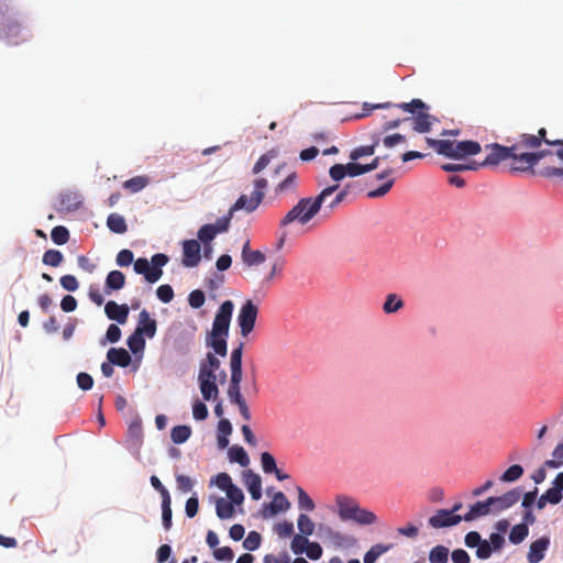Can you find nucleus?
I'll return each mask as SVG.
<instances>
[{"label": "nucleus", "mask_w": 563, "mask_h": 563, "mask_svg": "<svg viewBox=\"0 0 563 563\" xmlns=\"http://www.w3.org/2000/svg\"><path fill=\"white\" fill-rule=\"evenodd\" d=\"M336 514L341 521L353 522L361 527L375 525L378 520L375 512L362 508L352 497L338 495L335 497Z\"/></svg>", "instance_id": "1"}, {"label": "nucleus", "mask_w": 563, "mask_h": 563, "mask_svg": "<svg viewBox=\"0 0 563 563\" xmlns=\"http://www.w3.org/2000/svg\"><path fill=\"white\" fill-rule=\"evenodd\" d=\"M8 0H0V40L8 45H18L27 37V31L9 13Z\"/></svg>", "instance_id": "2"}, {"label": "nucleus", "mask_w": 563, "mask_h": 563, "mask_svg": "<svg viewBox=\"0 0 563 563\" xmlns=\"http://www.w3.org/2000/svg\"><path fill=\"white\" fill-rule=\"evenodd\" d=\"M321 208L314 197L300 198L280 220V227H287L295 221L305 225L320 212Z\"/></svg>", "instance_id": "3"}, {"label": "nucleus", "mask_w": 563, "mask_h": 563, "mask_svg": "<svg viewBox=\"0 0 563 563\" xmlns=\"http://www.w3.org/2000/svg\"><path fill=\"white\" fill-rule=\"evenodd\" d=\"M166 340H172V346L177 354L186 356L191 352L194 333L180 323H174L166 332Z\"/></svg>", "instance_id": "4"}, {"label": "nucleus", "mask_w": 563, "mask_h": 563, "mask_svg": "<svg viewBox=\"0 0 563 563\" xmlns=\"http://www.w3.org/2000/svg\"><path fill=\"white\" fill-rule=\"evenodd\" d=\"M318 532L320 538H322L324 541H329L335 549L339 550H351L358 543L354 536L334 530L328 525H319Z\"/></svg>", "instance_id": "5"}, {"label": "nucleus", "mask_w": 563, "mask_h": 563, "mask_svg": "<svg viewBox=\"0 0 563 563\" xmlns=\"http://www.w3.org/2000/svg\"><path fill=\"white\" fill-rule=\"evenodd\" d=\"M234 303L232 300H224L218 308L211 330L207 333L229 338Z\"/></svg>", "instance_id": "6"}, {"label": "nucleus", "mask_w": 563, "mask_h": 563, "mask_svg": "<svg viewBox=\"0 0 563 563\" xmlns=\"http://www.w3.org/2000/svg\"><path fill=\"white\" fill-rule=\"evenodd\" d=\"M257 314L258 307L253 302V300H245L241 306L236 318V323L243 338H247L254 330Z\"/></svg>", "instance_id": "7"}, {"label": "nucleus", "mask_w": 563, "mask_h": 563, "mask_svg": "<svg viewBox=\"0 0 563 563\" xmlns=\"http://www.w3.org/2000/svg\"><path fill=\"white\" fill-rule=\"evenodd\" d=\"M518 147L517 144L511 146H506L499 143H489L485 145V148L489 151L482 165H487L488 167L498 166L500 163L511 159L514 156V151Z\"/></svg>", "instance_id": "8"}, {"label": "nucleus", "mask_w": 563, "mask_h": 563, "mask_svg": "<svg viewBox=\"0 0 563 563\" xmlns=\"http://www.w3.org/2000/svg\"><path fill=\"white\" fill-rule=\"evenodd\" d=\"M181 263L187 268H194L201 262V244L196 239H187L181 242Z\"/></svg>", "instance_id": "9"}, {"label": "nucleus", "mask_w": 563, "mask_h": 563, "mask_svg": "<svg viewBox=\"0 0 563 563\" xmlns=\"http://www.w3.org/2000/svg\"><path fill=\"white\" fill-rule=\"evenodd\" d=\"M462 521H464L463 515H453V511L441 508L429 517L428 525L433 529H443L457 526Z\"/></svg>", "instance_id": "10"}, {"label": "nucleus", "mask_w": 563, "mask_h": 563, "mask_svg": "<svg viewBox=\"0 0 563 563\" xmlns=\"http://www.w3.org/2000/svg\"><path fill=\"white\" fill-rule=\"evenodd\" d=\"M521 495L522 488L515 487L500 496H489L494 507V512L498 514L511 508L520 500Z\"/></svg>", "instance_id": "11"}, {"label": "nucleus", "mask_w": 563, "mask_h": 563, "mask_svg": "<svg viewBox=\"0 0 563 563\" xmlns=\"http://www.w3.org/2000/svg\"><path fill=\"white\" fill-rule=\"evenodd\" d=\"M221 361L219 357L214 356L213 353L207 352L205 358H202L199 363V372H198V378L199 379H217V371L220 369Z\"/></svg>", "instance_id": "12"}, {"label": "nucleus", "mask_w": 563, "mask_h": 563, "mask_svg": "<svg viewBox=\"0 0 563 563\" xmlns=\"http://www.w3.org/2000/svg\"><path fill=\"white\" fill-rule=\"evenodd\" d=\"M135 333L141 334L146 339H153L157 332V321L152 318L146 309H143L137 317Z\"/></svg>", "instance_id": "13"}, {"label": "nucleus", "mask_w": 563, "mask_h": 563, "mask_svg": "<svg viewBox=\"0 0 563 563\" xmlns=\"http://www.w3.org/2000/svg\"><path fill=\"white\" fill-rule=\"evenodd\" d=\"M551 544V539L549 536H542L537 540L532 541L529 551L527 554V560L529 563H539L544 556Z\"/></svg>", "instance_id": "14"}, {"label": "nucleus", "mask_w": 563, "mask_h": 563, "mask_svg": "<svg viewBox=\"0 0 563 563\" xmlns=\"http://www.w3.org/2000/svg\"><path fill=\"white\" fill-rule=\"evenodd\" d=\"M492 512H494V507L490 497H487L485 500H477L471 505L468 511L463 515V519L466 522H472Z\"/></svg>", "instance_id": "15"}, {"label": "nucleus", "mask_w": 563, "mask_h": 563, "mask_svg": "<svg viewBox=\"0 0 563 563\" xmlns=\"http://www.w3.org/2000/svg\"><path fill=\"white\" fill-rule=\"evenodd\" d=\"M104 313L109 320L124 324L128 321L130 308L125 303L119 305L114 300H109L104 305Z\"/></svg>", "instance_id": "16"}, {"label": "nucleus", "mask_w": 563, "mask_h": 563, "mask_svg": "<svg viewBox=\"0 0 563 563\" xmlns=\"http://www.w3.org/2000/svg\"><path fill=\"white\" fill-rule=\"evenodd\" d=\"M243 483L253 500H260L263 495L262 477L252 470H245L242 473Z\"/></svg>", "instance_id": "17"}, {"label": "nucleus", "mask_w": 563, "mask_h": 563, "mask_svg": "<svg viewBox=\"0 0 563 563\" xmlns=\"http://www.w3.org/2000/svg\"><path fill=\"white\" fill-rule=\"evenodd\" d=\"M262 203V195L260 192H252L251 197L241 195L236 201L230 207L231 212L244 210L247 213L255 211Z\"/></svg>", "instance_id": "18"}, {"label": "nucleus", "mask_w": 563, "mask_h": 563, "mask_svg": "<svg viewBox=\"0 0 563 563\" xmlns=\"http://www.w3.org/2000/svg\"><path fill=\"white\" fill-rule=\"evenodd\" d=\"M454 147H455L454 161H461L466 157L477 155L482 152L481 144L474 140L454 141Z\"/></svg>", "instance_id": "19"}, {"label": "nucleus", "mask_w": 563, "mask_h": 563, "mask_svg": "<svg viewBox=\"0 0 563 563\" xmlns=\"http://www.w3.org/2000/svg\"><path fill=\"white\" fill-rule=\"evenodd\" d=\"M426 143L428 144L429 147L434 150L437 154L454 161V158H455L454 141L426 137Z\"/></svg>", "instance_id": "20"}, {"label": "nucleus", "mask_w": 563, "mask_h": 563, "mask_svg": "<svg viewBox=\"0 0 563 563\" xmlns=\"http://www.w3.org/2000/svg\"><path fill=\"white\" fill-rule=\"evenodd\" d=\"M107 360L122 368H126L132 364L131 353L124 347H110L107 352Z\"/></svg>", "instance_id": "21"}, {"label": "nucleus", "mask_w": 563, "mask_h": 563, "mask_svg": "<svg viewBox=\"0 0 563 563\" xmlns=\"http://www.w3.org/2000/svg\"><path fill=\"white\" fill-rule=\"evenodd\" d=\"M205 344L211 349L214 356L225 357L228 354V338L207 333Z\"/></svg>", "instance_id": "22"}, {"label": "nucleus", "mask_w": 563, "mask_h": 563, "mask_svg": "<svg viewBox=\"0 0 563 563\" xmlns=\"http://www.w3.org/2000/svg\"><path fill=\"white\" fill-rule=\"evenodd\" d=\"M126 345L130 349L131 353L136 357L137 363L143 357V353L146 345V338L142 336L134 331L128 336ZM139 364L134 366V369H137Z\"/></svg>", "instance_id": "23"}, {"label": "nucleus", "mask_w": 563, "mask_h": 563, "mask_svg": "<svg viewBox=\"0 0 563 563\" xmlns=\"http://www.w3.org/2000/svg\"><path fill=\"white\" fill-rule=\"evenodd\" d=\"M125 285V275L118 269H113L108 273L104 280V291L107 295L111 294V291L120 290Z\"/></svg>", "instance_id": "24"}, {"label": "nucleus", "mask_w": 563, "mask_h": 563, "mask_svg": "<svg viewBox=\"0 0 563 563\" xmlns=\"http://www.w3.org/2000/svg\"><path fill=\"white\" fill-rule=\"evenodd\" d=\"M198 386L203 401H211L218 399L220 391L217 384V379H199Z\"/></svg>", "instance_id": "25"}, {"label": "nucleus", "mask_w": 563, "mask_h": 563, "mask_svg": "<svg viewBox=\"0 0 563 563\" xmlns=\"http://www.w3.org/2000/svg\"><path fill=\"white\" fill-rule=\"evenodd\" d=\"M168 262L169 256L166 255L165 253H155L154 255L151 256L150 263L152 274L150 277H153V279H155V283H157L162 278L164 274L163 267L167 265Z\"/></svg>", "instance_id": "26"}, {"label": "nucleus", "mask_w": 563, "mask_h": 563, "mask_svg": "<svg viewBox=\"0 0 563 563\" xmlns=\"http://www.w3.org/2000/svg\"><path fill=\"white\" fill-rule=\"evenodd\" d=\"M60 205L64 210L71 212L78 210L81 207L82 200L78 192L67 190L60 194Z\"/></svg>", "instance_id": "27"}, {"label": "nucleus", "mask_w": 563, "mask_h": 563, "mask_svg": "<svg viewBox=\"0 0 563 563\" xmlns=\"http://www.w3.org/2000/svg\"><path fill=\"white\" fill-rule=\"evenodd\" d=\"M228 459L231 463H236L242 467L250 464V456L245 449L241 445L234 444L228 449Z\"/></svg>", "instance_id": "28"}, {"label": "nucleus", "mask_w": 563, "mask_h": 563, "mask_svg": "<svg viewBox=\"0 0 563 563\" xmlns=\"http://www.w3.org/2000/svg\"><path fill=\"white\" fill-rule=\"evenodd\" d=\"M394 548L393 543H376L372 545L364 554L363 562L364 563H375L379 556L387 553L389 550Z\"/></svg>", "instance_id": "29"}, {"label": "nucleus", "mask_w": 563, "mask_h": 563, "mask_svg": "<svg viewBox=\"0 0 563 563\" xmlns=\"http://www.w3.org/2000/svg\"><path fill=\"white\" fill-rule=\"evenodd\" d=\"M108 229L115 234H124L128 231V224L123 216L111 213L107 218Z\"/></svg>", "instance_id": "30"}, {"label": "nucleus", "mask_w": 563, "mask_h": 563, "mask_svg": "<svg viewBox=\"0 0 563 563\" xmlns=\"http://www.w3.org/2000/svg\"><path fill=\"white\" fill-rule=\"evenodd\" d=\"M192 430L188 424H178L172 428L170 439L174 444H183L191 437Z\"/></svg>", "instance_id": "31"}, {"label": "nucleus", "mask_w": 563, "mask_h": 563, "mask_svg": "<svg viewBox=\"0 0 563 563\" xmlns=\"http://www.w3.org/2000/svg\"><path fill=\"white\" fill-rule=\"evenodd\" d=\"M133 269L135 274L142 275L148 284H155V279L151 276V263L146 257H139L133 262Z\"/></svg>", "instance_id": "32"}, {"label": "nucleus", "mask_w": 563, "mask_h": 563, "mask_svg": "<svg viewBox=\"0 0 563 563\" xmlns=\"http://www.w3.org/2000/svg\"><path fill=\"white\" fill-rule=\"evenodd\" d=\"M234 507L223 497H219L216 500V514L221 520L231 519L234 516Z\"/></svg>", "instance_id": "33"}, {"label": "nucleus", "mask_w": 563, "mask_h": 563, "mask_svg": "<svg viewBox=\"0 0 563 563\" xmlns=\"http://www.w3.org/2000/svg\"><path fill=\"white\" fill-rule=\"evenodd\" d=\"M405 302L397 294H388L383 303V311L386 314H391L398 312L401 308H404Z\"/></svg>", "instance_id": "34"}, {"label": "nucleus", "mask_w": 563, "mask_h": 563, "mask_svg": "<svg viewBox=\"0 0 563 563\" xmlns=\"http://www.w3.org/2000/svg\"><path fill=\"white\" fill-rule=\"evenodd\" d=\"M431 114L420 111L419 113L413 115V131L420 134L429 133L431 131L430 126Z\"/></svg>", "instance_id": "35"}, {"label": "nucleus", "mask_w": 563, "mask_h": 563, "mask_svg": "<svg viewBox=\"0 0 563 563\" xmlns=\"http://www.w3.org/2000/svg\"><path fill=\"white\" fill-rule=\"evenodd\" d=\"M450 558V550L448 547L438 544L429 551L430 563H448Z\"/></svg>", "instance_id": "36"}, {"label": "nucleus", "mask_w": 563, "mask_h": 563, "mask_svg": "<svg viewBox=\"0 0 563 563\" xmlns=\"http://www.w3.org/2000/svg\"><path fill=\"white\" fill-rule=\"evenodd\" d=\"M396 107L408 113H411L412 115L419 113L420 111H427L430 109V107L424 101L418 98H415L409 102L396 104Z\"/></svg>", "instance_id": "37"}, {"label": "nucleus", "mask_w": 563, "mask_h": 563, "mask_svg": "<svg viewBox=\"0 0 563 563\" xmlns=\"http://www.w3.org/2000/svg\"><path fill=\"white\" fill-rule=\"evenodd\" d=\"M523 473L525 470L520 464H512L499 476V481L503 483H514L518 481Z\"/></svg>", "instance_id": "38"}, {"label": "nucleus", "mask_w": 563, "mask_h": 563, "mask_svg": "<svg viewBox=\"0 0 563 563\" xmlns=\"http://www.w3.org/2000/svg\"><path fill=\"white\" fill-rule=\"evenodd\" d=\"M216 236L217 229H214L211 223L201 225L197 232V241H199L200 244H209Z\"/></svg>", "instance_id": "39"}, {"label": "nucleus", "mask_w": 563, "mask_h": 563, "mask_svg": "<svg viewBox=\"0 0 563 563\" xmlns=\"http://www.w3.org/2000/svg\"><path fill=\"white\" fill-rule=\"evenodd\" d=\"M298 494V508L301 511H313L316 508V504L312 498L307 494V492L300 487H296Z\"/></svg>", "instance_id": "40"}, {"label": "nucleus", "mask_w": 563, "mask_h": 563, "mask_svg": "<svg viewBox=\"0 0 563 563\" xmlns=\"http://www.w3.org/2000/svg\"><path fill=\"white\" fill-rule=\"evenodd\" d=\"M528 536L529 529H525L523 526L517 523L511 527L510 532L508 534V540L511 544L518 545L522 543Z\"/></svg>", "instance_id": "41"}, {"label": "nucleus", "mask_w": 563, "mask_h": 563, "mask_svg": "<svg viewBox=\"0 0 563 563\" xmlns=\"http://www.w3.org/2000/svg\"><path fill=\"white\" fill-rule=\"evenodd\" d=\"M148 184V178L146 176H135L123 183V188L130 190L131 192H140L143 190Z\"/></svg>", "instance_id": "42"}, {"label": "nucleus", "mask_w": 563, "mask_h": 563, "mask_svg": "<svg viewBox=\"0 0 563 563\" xmlns=\"http://www.w3.org/2000/svg\"><path fill=\"white\" fill-rule=\"evenodd\" d=\"M64 260V255L60 251L51 249L44 252L42 262L44 265L58 267Z\"/></svg>", "instance_id": "43"}, {"label": "nucleus", "mask_w": 563, "mask_h": 563, "mask_svg": "<svg viewBox=\"0 0 563 563\" xmlns=\"http://www.w3.org/2000/svg\"><path fill=\"white\" fill-rule=\"evenodd\" d=\"M162 525L168 531L173 526L172 498L162 500Z\"/></svg>", "instance_id": "44"}, {"label": "nucleus", "mask_w": 563, "mask_h": 563, "mask_svg": "<svg viewBox=\"0 0 563 563\" xmlns=\"http://www.w3.org/2000/svg\"><path fill=\"white\" fill-rule=\"evenodd\" d=\"M314 523L306 514H300L297 519L299 534L310 537L314 531Z\"/></svg>", "instance_id": "45"}, {"label": "nucleus", "mask_w": 563, "mask_h": 563, "mask_svg": "<svg viewBox=\"0 0 563 563\" xmlns=\"http://www.w3.org/2000/svg\"><path fill=\"white\" fill-rule=\"evenodd\" d=\"M51 239L56 245H64L69 241V231L64 225H56L51 231Z\"/></svg>", "instance_id": "46"}, {"label": "nucleus", "mask_w": 563, "mask_h": 563, "mask_svg": "<svg viewBox=\"0 0 563 563\" xmlns=\"http://www.w3.org/2000/svg\"><path fill=\"white\" fill-rule=\"evenodd\" d=\"M122 331L118 324H109L104 336L101 339L100 344L106 345L108 343L114 344L120 341Z\"/></svg>", "instance_id": "47"}, {"label": "nucleus", "mask_w": 563, "mask_h": 563, "mask_svg": "<svg viewBox=\"0 0 563 563\" xmlns=\"http://www.w3.org/2000/svg\"><path fill=\"white\" fill-rule=\"evenodd\" d=\"M310 540L307 536L302 534H295L291 542H290V550L296 555H301L305 553L307 545L309 544Z\"/></svg>", "instance_id": "48"}, {"label": "nucleus", "mask_w": 563, "mask_h": 563, "mask_svg": "<svg viewBox=\"0 0 563 563\" xmlns=\"http://www.w3.org/2000/svg\"><path fill=\"white\" fill-rule=\"evenodd\" d=\"M262 544V536L257 531H250L243 540V548L250 552L256 551Z\"/></svg>", "instance_id": "49"}, {"label": "nucleus", "mask_w": 563, "mask_h": 563, "mask_svg": "<svg viewBox=\"0 0 563 563\" xmlns=\"http://www.w3.org/2000/svg\"><path fill=\"white\" fill-rule=\"evenodd\" d=\"M265 260H266V255L262 251H258V250L252 251L242 257V262L247 267L258 266V265L263 264L265 262Z\"/></svg>", "instance_id": "50"}, {"label": "nucleus", "mask_w": 563, "mask_h": 563, "mask_svg": "<svg viewBox=\"0 0 563 563\" xmlns=\"http://www.w3.org/2000/svg\"><path fill=\"white\" fill-rule=\"evenodd\" d=\"M211 484L217 485V487L223 492H227L234 485L232 477L225 472H221L212 477Z\"/></svg>", "instance_id": "51"}, {"label": "nucleus", "mask_w": 563, "mask_h": 563, "mask_svg": "<svg viewBox=\"0 0 563 563\" xmlns=\"http://www.w3.org/2000/svg\"><path fill=\"white\" fill-rule=\"evenodd\" d=\"M209 410L207 405L205 404L203 399H196L192 402V417L197 421H203L208 418Z\"/></svg>", "instance_id": "52"}, {"label": "nucleus", "mask_w": 563, "mask_h": 563, "mask_svg": "<svg viewBox=\"0 0 563 563\" xmlns=\"http://www.w3.org/2000/svg\"><path fill=\"white\" fill-rule=\"evenodd\" d=\"M261 466L265 474H272L277 468L274 455L267 451L261 453Z\"/></svg>", "instance_id": "53"}, {"label": "nucleus", "mask_w": 563, "mask_h": 563, "mask_svg": "<svg viewBox=\"0 0 563 563\" xmlns=\"http://www.w3.org/2000/svg\"><path fill=\"white\" fill-rule=\"evenodd\" d=\"M375 153V145H362L353 148L350 152V159L351 161H358L362 157L372 156Z\"/></svg>", "instance_id": "54"}, {"label": "nucleus", "mask_w": 563, "mask_h": 563, "mask_svg": "<svg viewBox=\"0 0 563 563\" xmlns=\"http://www.w3.org/2000/svg\"><path fill=\"white\" fill-rule=\"evenodd\" d=\"M329 176L335 183L343 180L345 177H347V165L340 163L332 165L329 168Z\"/></svg>", "instance_id": "55"}, {"label": "nucleus", "mask_w": 563, "mask_h": 563, "mask_svg": "<svg viewBox=\"0 0 563 563\" xmlns=\"http://www.w3.org/2000/svg\"><path fill=\"white\" fill-rule=\"evenodd\" d=\"M225 494L228 497L227 500L233 506L242 505L245 498L243 490L235 484L230 489H228Z\"/></svg>", "instance_id": "56"}, {"label": "nucleus", "mask_w": 563, "mask_h": 563, "mask_svg": "<svg viewBox=\"0 0 563 563\" xmlns=\"http://www.w3.org/2000/svg\"><path fill=\"white\" fill-rule=\"evenodd\" d=\"M272 506L279 512H285L290 508V501L287 499L286 495L283 492H277L273 500L271 501Z\"/></svg>", "instance_id": "57"}, {"label": "nucleus", "mask_w": 563, "mask_h": 563, "mask_svg": "<svg viewBox=\"0 0 563 563\" xmlns=\"http://www.w3.org/2000/svg\"><path fill=\"white\" fill-rule=\"evenodd\" d=\"M206 302L205 291L201 289H195L188 295V303L194 309L201 308Z\"/></svg>", "instance_id": "58"}, {"label": "nucleus", "mask_w": 563, "mask_h": 563, "mask_svg": "<svg viewBox=\"0 0 563 563\" xmlns=\"http://www.w3.org/2000/svg\"><path fill=\"white\" fill-rule=\"evenodd\" d=\"M394 184H395V179H393V178L387 179L385 183L379 185L377 188L369 190L367 192V197L372 198V199L384 197L393 188Z\"/></svg>", "instance_id": "59"}, {"label": "nucleus", "mask_w": 563, "mask_h": 563, "mask_svg": "<svg viewBox=\"0 0 563 563\" xmlns=\"http://www.w3.org/2000/svg\"><path fill=\"white\" fill-rule=\"evenodd\" d=\"M156 296L163 303H169L174 299L175 292L170 285L164 284L157 287Z\"/></svg>", "instance_id": "60"}, {"label": "nucleus", "mask_w": 563, "mask_h": 563, "mask_svg": "<svg viewBox=\"0 0 563 563\" xmlns=\"http://www.w3.org/2000/svg\"><path fill=\"white\" fill-rule=\"evenodd\" d=\"M234 213L229 209L228 213L218 218L216 223H211L214 229H217V234L227 232L230 228L231 220Z\"/></svg>", "instance_id": "61"}, {"label": "nucleus", "mask_w": 563, "mask_h": 563, "mask_svg": "<svg viewBox=\"0 0 563 563\" xmlns=\"http://www.w3.org/2000/svg\"><path fill=\"white\" fill-rule=\"evenodd\" d=\"M134 262V254L129 249L121 250L115 257V263L120 267H128Z\"/></svg>", "instance_id": "62"}, {"label": "nucleus", "mask_w": 563, "mask_h": 563, "mask_svg": "<svg viewBox=\"0 0 563 563\" xmlns=\"http://www.w3.org/2000/svg\"><path fill=\"white\" fill-rule=\"evenodd\" d=\"M76 383L78 388L84 391H88L93 387V378L90 374L86 372H80L76 376Z\"/></svg>", "instance_id": "63"}, {"label": "nucleus", "mask_w": 563, "mask_h": 563, "mask_svg": "<svg viewBox=\"0 0 563 563\" xmlns=\"http://www.w3.org/2000/svg\"><path fill=\"white\" fill-rule=\"evenodd\" d=\"M452 563H471V556L466 550L457 548L450 552Z\"/></svg>", "instance_id": "64"}]
</instances>
